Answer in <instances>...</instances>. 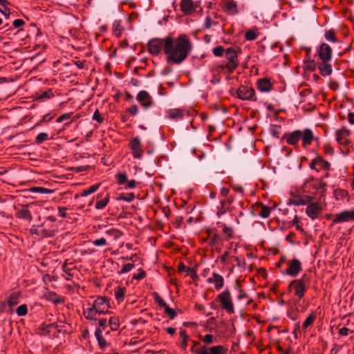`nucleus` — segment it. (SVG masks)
Instances as JSON below:
<instances>
[{
    "mask_svg": "<svg viewBox=\"0 0 354 354\" xmlns=\"http://www.w3.org/2000/svg\"><path fill=\"white\" fill-rule=\"evenodd\" d=\"M109 197L106 196L104 199L98 201L95 204V208L97 209H103L109 203Z\"/></svg>",
    "mask_w": 354,
    "mask_h": 354,
    "instance_id": "34",
    "label": "nucleus"
},
{
    "mask_svg": "<svg viewBox=\"0 0 354 354\" xmlns=\"http://www.w3.org/2000/svg\"><path fill=\"white\" fill-rule=\"evenodd\" d=\"M54 96L51 89H48L45 91H41L36 93L37 100L40 101H44L50 99Z\"/></svg>",
    "mask_w": 354,
    "mask_h": 354,
    "instance_id": "22",
    "label": "nucleus"
},
{
    "mask_svg": "<svg viewBox=\"0 0 354 354\" xmlns=\"http://www.w3.org/2000/svg\"><path fill=\"white\" fill-rule=\"evenodd\" d=\"M93 306L98 310V315H104L109 312V304L106 298H97L94 301Z\"/></svg>",
    "mask_w": 354,
    "mask_h": 354,
    "instance_id": "9",
    "label": "nucleus"
},
{
    "mask_svg": "<svg viewBox=\"0 0 354 354\" xmlns=\"http://www.w3.org/2000/svg\"><path fill=\"white\" fill-rule=\"evenodd\" d=\"M308 286V279L304 275L301 279L292 281L290 283L288 289L290 291L294 290L295 295L300 299L304 296Z\"/></svg>",
    "mask_w": 354,
    "mask_h": 354,
    "instance_id": "2",
    "label": "nucleus"
},
{
    "mask_svg": "<svg viewBox=\"0 0 354 354\" xmlns=\"http://www.w3.org/2000/svg\"><path fill=\"white\" fill-rule=\"evenodd\" d=\"M98 310L93 306H92L91 308L84 310V315L87 319L96 320Z\"/></svg>",
    "mask_w": 354,
    "mask_h": 354,
    "instance_id": "20",
    "label": "nucleus"
},
{
    "mask_svg": "<svg viewBox=\"0 0 354 354\" xmlns=\"http://www.w3.org/2000/svg\"><path fill=\"white\" fill-rule=\"evenodd\" d=\"M224 51H225V50L223 46H218L214 48L213 54L216 57H220L223 54Z\"/></svg>",
    "mask_w": 354,
    "mask_h": 354,
    "instance_id": "42",
    "label": "nucleus"
},
{
    "mask_svg": "<svg viewBox=\"0 0 354 354\" xmlns=\"http://www.w3.org/2000/svg\"><path fill=\"white\" fill-rule=\"evenodd\" d=\"M145 272L142 269H139L138 270V273L134 274L133 278L137 280H140V279H143L145 277Z\"/></svg>",
    "mask_w": 354,
    "mask_h": 354,
    "instance_id": "54",
    "label": "nucleus"
},
{
    "mask_svg": "<svg viewBox=\"0 0 354 354\" xmlns=\"http://www.w3.org/2000/svg\"><path fill=\"white\" fill-rule=\"evenodd\" d=\"M302 131L296 130L286 136V142L291 145H295L301 140Z\"/></svg>",
    "mask_w": 354,
    "mask_h": 354,
    "instance_id": "15",
    "label": "nucleus"
},
{
    "mask_svg": "<svg viewBox=\"0 0 354 354\" xmlns=\"http://www.w3.org/2000/svg\"><path fill=\"white\" fill-rule=\"evenodd\" d=\"M109 324L112 330H117L120 326L118 317H111L109 318Z\"/></svg>",
    "mask_w": 354,
    "mask_h": 354,
    "instance_id": "29",
    "label": "nucleus"
},
{
    "mask_svg": "<svg viewBox=\"0 0 354 354\" xmlns=\"http://www.w3.org/2000/svg\"><path fill=\"white\" fill-rule=\"evenodd\" d=\"M106 233L107 234L113 236L115 237V239H117L120 236L119 232L115 229L109 230L106 231Z\"/></svg>",
    "mask_w": 354,
    "mask_h": 354,
    "instance_id": "57",
    "label": "nucleus"
},
{
    "mask_svg": "<svg viewBox=\"0 0 354 354\" xmlns=\"http://www.w3.org/2000/svg\"><path fill=\"white\" fill-rule=\"evenodd\" d=\"M168 115L171 119H180L184 115V111L179 109H171L168 111Z\"/></svg>",
    "mask_w": 354,
    "mask_h": 354,
    "instance_id": "24",
    "label": "nucleus"
},
{
    "mask_svg": "<svg viewBox=\"0 0 354 354\" xmlns=\"http://www.w3.org/2000/svg\"><path fill=\"white\" fill-rule=\"evenodd\" d=\"M30 191L32 193L39 194H52L54 192L53 189H50L42 187H33L30 189Z\"/></svg>",
    "mask_w": 354,
    "mask_h": 354,
    "instance_id": "27",
    "label": "nucleus"
},
{
    "mask_svg": "<svg viewBox=\"0 0 354 354\" xmlns=\"http://www.w3.org/2000/svg\"><path fill=\"white\" fill-rule=\"evenodd\" d=\"M180 336L182 339L181 346L185 349L187 346L188 335H187L185 330H183L180 331Z\"/></svg>",
    "mask_w": 354,
    "mask_h": 354,
    "instance_id": "35",
    "label": "nucleus"
},
{
    "mask_svg": "<svg viewBox=\"0 0 354 354\" xmlns=\"http://www.w3.org/2000/svg\"><path fill=\"white\" fill-rule=\"evenodd\" d=\"M313 139V133L310 129H304V131H302V136H301V140L304 146L310 145Z\"/></svg>",
    "mask_w": 354,
    "mask_h": 354,
    "instance_id": "19",
    "label": "nucleus"
},
{
    "mask_svg": "<svg viewBox=\"0 0 354 354\" xmlns=\"http://www.w3.org/2000/svg\"><path fill=\"white\" fill-rule=\"evenodd\" d=\"M348 117L349 123L351 124H354V113H349Z\"/></svg>",
    "mask_w": 354,
    "mask_h": 354,
    "instance_id": "64",
    "label": "nucleus"
},
{
    "mask_svg": "<svg viewBox=\"0 0 354 354\" xmlns=\"http://www.w3.org/2000/svg\"><path fill=\"white\" fill-rule=\"evenodd\" d=\"M254 90L247 86H241L237 91V96L242 100H255Z\"/></svg>",
    "mask_w": 354,
    "mask_h": 354,
    "instance_id": "12",
    "label": "nucleus"
},
{
    "mask_svg": "<svg viewBox=\"0 0 354 354\" xmlns=\"http://www.w3.org/2000/svg\"><path fill=\"white\" fill-rule=\"evenodd\" d=\"M225 57L228 60V63L227 64V67L230 70L233 71L238 65L237 62V54L234 50L232 48H227L225 50Z\"/></svg>",
    "mask_w": 354,
    "mask_h": 354,
    "instance_id": "10",
    "label": "nucleus"
},
{
    "mask_svg": "<svg viewBox=\"0 0 354 354\" xmlns=\"http://www.w3.org/2000/svg\"><path fill=\"white\" fill-rule=\"evenodd\" d=\"M126 183H127V187H128L129 189L135 188L136 185V182L134 180H131L127 181Z\"/></svg>",
    "mask_w": 354,
    "mask_h": 354,
    "instance_id": "62",
    "label": "nucleus"
},
{
    "mask_svg": "<svg viewBox=\"0 0 354 354\" xmlns=\"http://www.w3.org/2000/svg\"><path fill=\"white\" fill-rule=\"evenodd\" d=\"M136 100L145 109H147L153 104V102L149 94L145 91H141L136 96Z\"/></svg>",
    "mask_w": 354,
    "mask_h": 354,
    "instance_id": "14",
    "label": "nucleus"
},
{
    "mask_svg": "<svg viewBox=\"0 0 354 354\" xmlns=\"http://www.w3.org/2000/svg\"><path fill=\"white\" fill-rule=\"evenodd\" d=\"M301 270V264L299 260L294 259L288 261V268L283 273L284 274L296 277Z\"/></svg>",
    "mask_w": 354,
    "mask_h": 354,
    "instance_id": "4",
    "label": "nucleus"
},
{
    "mask_svg": "<svg viewBox=\"0 0 354 354\" xmlns=\"http://www.w3.org/2000/svg\"><path fill=\"white\" fill-rule=\"evenodd\" d=\"M116 178L120 185H123L127 181V174L124 173L117 174Z\"/></svg>",
    "mask_w": 354,
    "mask_h": 354,
    "instance_id": "39",
    "label": "nucleus"
},
{
    "mask_svg": "<svg viewBox=\"0 0 354 354\" xmlns=\"http://www.w3.org/2000/svg\"><path fill=\"white\" fill-rule=\"evenodd\" d=\"M98 344L101 348H104L107 346V343L104 339V337H100V339H97Z\"/></svg>",
    "mask_w": 354,
    "mask_h": 354,
    "instance_id": "61",
    "label": "nucleus"
},
{
    "mask_svg": "<svg viewBox=\"0 0 354 354\" xmlns=\"http://www.w3.org/2000/svg\"><path fill=\"white\" fill-rule=\"evenodd\" d=\"M181 10L185 14H189L193 9L192 0H182L180 2Z\"/></svg>",
    "mask_w": 354,
    "mask_h": 354,
    "instance_id": "21",
    "label": "nucleus"
},
{
    "mask_svg": "<svg viewBox=\"0 0 354 354\" xmlns=\"http://www.w3.org/2000/svg\"><path fill=\"white\" fill-rule=\"evenodd\" d=\"M324 36H325V39L328 41H331L333 43H335L337 41V39L335 35V31L333 30H327L325 32Z\"/></svg>",
    "mask_w": 354,
    "mask_h": 354,
    "instance_id": "31",
    "label": "nucleus"
},
{
    "mask_svg": "<svg viewBox=\"0 0 354 354\" xmlns=\"http://www.w3.org/2000/svg\"><path fill=\"white\" fill-rule=\"evenodd\" d=\"M270 214V209L268 207L263 206L261 212H259V216L262 218H268Z\"/></svg>",
    "mask_w": 354,
    "mask_h": 354,
    "instance_id": "40",
    "label": "nucleus"
},
{
    "mask_svg": "<svg viewBox=\"0 0 354 354\" xmlns=\"http://www.w3.org/2000/svg\"><path fill=\"white\" fill-rule=\"evenodd\" d=\"M48 138V136L46 133H40L37 136L36 142L37 143H41L42 142L46 140Z\"/></svg>",
    "mask_w": 354,
    "mask_h": 354,
    "instance_id": "43",
    "label": "nucleus"
},
{
    "mask_svg": "<svg viewBox=\"0 0 354 354\" xmlns=\"http://www.w3.org/2000/svg\"><path fill=\"white\" fill-rule=\"evenodd\" d=\"M129 111L133 115L138 113V108L136 105H132L129 108Z\"/></svg>",
    "mask_w": 354,
    "mask_h": 354,
    "instance_id": "59",
    "label": "nucleus"
},
{
    "mask_svg": "<svg viewBox=\"0 0 354 354\" xmlns=\"http://www.w3.org/2000/svg\"><path fill=\"white\" fill-rule=\"evenodd\" d=\"M217 299L220 301L223 309L230 314L234 313L231 295L228 289H225V290L220 293L217 296Z\"/></svg>",
    "mask_w": 354,
    "mask_h": 354,
    "instance_id": "3",
    "label": "nucleus"
},
{
    "mask_svg": "<svg viewBox=\"0 0 354 354\" xmlns=\"http://www.w3.org/2000/svg\"><path fill=\"white\" fill-rule=\"evenodd\" d=\"M332 48L330 46L325 43H323L319 48L318 55L319 58L323 62H328L332 57Z\"/></svg>",
    "mask_w": 354,
    "mask_h": 354,
    "instance_id": "13",
    "label": "nucleus"
},
{
    "mask_svg": "<svg viewBox=\"0 0 354 354\" xmlns=\"http://www.w3.org/2000/svg\"><path fill=\"white\" fill-rule=\"evenodd\" d=\"M93 120L97 121L101 123L103 121V118L101 117L100 111L97 109L93 113Z\"/></svg>",
    "mask_w": 354,
    "mask_h": 354,
    "instance_id": "55",
    "label": "nucleus"
},
{
    "mask_svg": "<svg viewBox=\"0 0 354 354\" xmlns=\"http://www.w3.org/2000/svg\"><path fill=\"white\" fill-rule=\"evenodd\" d=\"M93 244L95 246H103L106 244V240L104 238L95 239L93 241Z\"/></svg>",
    "mask_w": 354,
    "mask_h": 354,
    "instance_id": "47",
    "label": "nucleus"
},
{
    "mask_svg": "<svg viewBox=\"0 0 354 354\" xmlns=\"http://www.w3.org/2000/svg\"><path fill=\"white\" fill-rule=\"evenodd\" d=\"M216 23L214 21L212 20V19L207 16L205 17V26L206 28H210L212 25H215Z\"/></svg>",
    "mask_w": 354,
    "mask_h": 354,
    "instance_id": "49",
    "label": "nucleus"
},
{
    "mask_svg": "<svg viewBox=\"0 0 354 354\" xmlns=\"http://www.w3.org/2000/svg\"><path fill=\"white\" fill-rule=\"evenodd\" d=\"M259 91L261 92H269L272 89V84L268 79H260L257 82Z\"/></svg>",
    "mask_w": 354,
    "mask_h": 354,
    "instance_id": "18",
    "label": "nucleus"
},
{
    "mask_svg": "<svg viewBox=\"0 0 354 354\" xmlns=\"http://www.w3.org/2000/svg\"><path fill=\"white\" fill-rule=\"evenodd\" d=\"M311 200H312L311 197L306 196L304 198L299 199L297 202L296 204L297 205H307Z\"/></svg>",
    "mask_w": 354,
    "mask_h": 354,
    "instance_id": "46",
    "label": "nucleus"
},
{
    "mask_svg": "<svg viewBox=\"0 0 354 354\" xmlns=\"http://www.w3.org/2000/svg\"><path fill=\"white\" fill-rule=\"evenodd\" d=\"M227 349L223 346H214L209 348L202 347L196 351V354H226Z\"/></svg>",
    "mask_w": 354,
    "mask_h": 354,
    "instance_id": "6",
    "label": "nucleus"
},
{
    "mask_svg": "<svg viewBox=\"0 0 354 354\" xmlns=\"http://www.w3.org/2000/svg\"><path fill=\"white\" fill-rule=\"evenodd\" d=\"M165 313L173 319L176 316V313L172 308H170L168 306L165 308Z\"/></svg>",
    "mask_w": 354,
    "mask_h": 354,
    "instance_id": "48",
    "label": "nucleus"
},
{
    "mask_svg": "<svg viewBox=\"0 0 354 354\" xmlns=\"http://www.w3.org/2000/svg\"><path fill=\"white\" fill-rule=\"evenodd\" d=\"M72 116V113H64L62 115H60L57 119V122H63L64 120H69Z\"/></svg>",
    "mask_w": 354,
    "mask_h": 354,
    "instance_id": "53",
    "label": "nucleus"
},
{
    "mask_svg": "<svg viewBox=\"0 0 354 354\" xmlns=\"http://www.w3.org/2000/svg\"><path fill=\"white\" fill-rule=\"evenodd\" d=\"M317 163L319 169H328L330 167V163L321 158H317Z\"/></svg>",
    "mask_w": 354,
    "mask_h": 354,
    "instance_id": "33",
    "label": "nucleus"
},
{
    "mask_svg": "<svg viewBox=\"0 0 354 354\" xmlns=\"http://www.w3.org/2000/svg\"><path fill=\"white\" fill-rule=\"evenodd\" d=\"M24 24V21L22 19H16L13 21V26L15 28H19Z\"/></svg>",
    "mask_w": 354,
    "mask_h": 354,
    "instance_id": "60",
    "label": "nucleus"
},
{
    "mask_svg": "<svg viewBox=\"0 0 354 354\" xmlns=\"http://www.w3.org/2000/svg\"><path fill=\"white\" fill-rule=\"evenodd\" d=\"M135 198V195L133 193H129L127 196L124 194H121L118 198V201H125L127 202H131Z\"/></svg>",
    "mask_w": 354,
    "mask_h": 354,
    "instance_id": "37",
    "label": "nucleus"
},
{
    "mask_svg": "<svg viewBox=\"0 0 354 354\" xmlns=\"http://www.w3.org/2000/svg\"><path fill=\"white\" fill-rule=\"evenodd\" d=\"M16 216L19 218H23L26 220H28L30 221L32 220V216L30 211L26 208H23L16 213Z\"/></svg>",
    "mask_w": 354,
    "mask_h": 354,
    "instance_id": "25",
    "label": "nucleus"
},
{
    "mask_svg": "<svg viewBox=\"0 0 354 354\" xmlns=\"http://www.w3.org/2000/svg\"><path fill=\"white\" fill-rule=\"evenodd\" d=\"M133 266H134L132 263H127V264H125L123 266L122 269L119 272V274H122L124 273H127V272L131 271L133 269Z\"/></svg>",
    "mask_w": 354,
    "mask_h": 354,
    "instance_id": "44",
    "label": "nucleus"
},
{
    "mask_svg": "<svg viewBox=\"0 0 354 354\" xmlns=\"http://www.w3.org/2000/svg\"><path fill=\"white\" fill-rule=\"evenodd\" d=\"M223 232L227 239H230L232 236L233 230L232 227L225 225L223 229Z\"/></svg>",
    "mask_w": 354,
    "mask_h": 354,
    "instance_id": "45",
    "label": "nucleus"
},
{
    "mask_svg": "<svg viewBox=\"0 0 354 354\" xmlns=\"http://www.w3.org/2000/svg\"><path fill=\"white\" fill-rule=\"evenodd\" d=\"M8 303L10 306L13 307L18 304L17 297L15 295H12L9 299L8 300Z\"/></svg>",
    "mask_w": 354,
    "mask_h": 354,
    "instance_id": "50",
    "label": "nucleus"
},
{
    "mask_svg": "<svg viewBox=\"0 0 354 354\" xmlns=\"http://www.w3.org/2000/svg\"><path fill=\"white\" fill-rule=\"evenodd\" d=\"M207 282L214 283L216 290L222 288L224 284V279L217 273H213L212 276L207 279Z\"/></svg>",
    "mask_w": 354,
    "mask_h": 354,
    "instance_id": "16",
    "label": "nucleus"
},
{
    "mask_svg": "<svg viewBox=\"0 0 354 354\" xmlns=\"http://www.w3.org/2000/svg\"><path fill=\"white\" fill-rule=\"evenodd\" d=\"M322 210V205L317 202H314L307 206L306 213L312 220H315L318 217Z\"/></svg>",
    "mask_w": 354,
    "mask_h": 354,
    "instance_id": "7",
    "label": "nucleus"
},
{
    "mask_svg": "<svg viewBox=\"0 0 354 354\" xmlns=\"http://www.w3.org/2000/svg\"><path fill=\"white\" fill-rule=\"evenodd\" d=\"M162 46L165 49V38L162 39H153L148 42L149 52L152 55H158Z\"/></svg>",
    "mask_w": 354,
    "mask_h": 354,
    "instance_id": "8",
    "label": "nucleus"
},
{
    "mask_svg": "<svg viewBox=\"0 0 354 354\" xmlns=\"http://www.w3.org/2000/svg\"><path fill=\"white\" fill-rule=\"evenodd\" d=\"M125 290L126 289L120 286H118L115 289V297L118 301H120L123 299Z\"/></svg>",
    "mask_w": 354,
    "mask_h": 354,
    "instance_id": "28",
    "label": "nucleus"
},
{
    "mask_svg": "<svg viewBox=\"0 0 354 354\" xmlns=\"http://www.w3.org/2000/svg\"><path fill=\"white\" fill-rule=\"evenodd\" d=\"M213 339H214V337L212 335H210V334H207L205 335L203 338V341L205 343V344H211L213 342Z\"/></svg>",
    "mask_w": 354,
    "mask_h": 354,
    "instance_id": "56",
    "label": "nucleus"
},
{
    "mask_svg": "<svg viewBox=\"0 0 354 354\" xmlns=\"http://www.w3.org/2000/svg\"><path fill=\"white\" fill-rule=\"evenodd\" d=\"M305 186L306 188H312L317 191L324 192L326 191L327 184L323 180L322 178H311L310 180H308L306 182Z\"/></svg>",
    "mask_w": 354,
    "mask_h": 354,
    "instance_id": "5",
    "label": "nucleus"
},
{
    "mask_svg": "<svg viewBox=\"0 0 354 354\" xmlns=\"http://www.w3.org/2000/svg\"><path fill=\"white\" fill-rule=\"evenodd\" d=\"M0 12L8 18L10 15V9L7 8V5L1 6L0 8Z\"/></svg>",
    "mask_w": 354,
    "mask_h": 354,
    "instance_id": "51",
    "label": "nucleus"
},
{
    "mask_svg": "<svg viewBox=\"0 0 354 354\" xmlns=\"http://www.w3.org/2000/svg\"><path fill=\"white\" fill-rule=\"evenodd\" d=\"M133 157L139 158L142 156V151L140 148V141L138 138H134L131 143Z\"/></svg>",
    "mask_w": 354,
    "mask_h": 354,
    "instance_id": "17",
    "label": "nucleus"
},
{
    "mask_svg": "<svg viewBox=\"0 0 354 354\" xmlns=\"http://www.w3.org/2000/svg\"><path fill=\"white\" fill-rule=\"evenodd\" d=\"M328 62H323L319 66L320 73L323 76H327L331 74V66L327 63Z\"/></svg>",
    "mask_w": 354,
    "mask_h": 354,
    "instance_id": "23",
    "label": "nucleus"
},
{
    "mask_svg": "<svg viewBox=\"0 0 354 354\" xmlns=\"http://www.w3.org/2000/svg\"><path fill=\"white\" fill-rule=\"evenodd\" d=\"M100 187V185L97 184V185H94L91 187H90L89 188L86 189H84L81 194H80V196H86L89 194H91L93 193H94L95 191L97 190V189L99 188Z\"/></svg>",
    "mask_w": 354,
    "mask_h": 354,
    "instance_id": "32",
    "label": "nucleus"
},
{
    "mask_svg": "<svg viewBox=\"0 0 354 354\" xmlns=\"http://www.w3.org/2000/svg\"><path fill=\"white\" fill-rule=\"evenodd\" d=\"M354 221V209L351 210H345L335 215L333 222L334 223L348 222Z\"/></svg>",
    "mask_w": 354,
    "mask_h": 354,
    "instance_id": "11",
    "label": "nucleus"
},
{
    "mask_svg": "<svg viewBox=\"0 0 354 354\" xmlns=\"http://www.w3.org/2000/svg\"><path fill=\"white\" fill-rule=\"evenodd\" d=\"M257 37V33L253 30H248L245 32V37L247 40H254Z\"/></svg>",
    "mask_w": 354,
    "mask_h": 354,
    "instance_id": "41",
    "label": "nucleus"
},
{
    "mask_svg": "<svg viewBox=\"0 0 354 354\" xmlns=\"http://www.w3.org/2000/svg\"><path fill=\"white\" fill-rule=\"evenodd\" d=\"M155 300L158 304V305L160 306L163 307V308H166L167 306L165 301L157 294L155 296Z\"/></svg>",
    "mask_w": 354,
    "mask_h": 354,
    "instance_id": "52",
    "label": "nucleus"
},
{
    "mask_svg": "<svg viewBox=\"0 0 354 354\" xmlns=\"http://www.w3.org/2000/svg\"><path fill=\"white\" fill-rule=\"evenodd\" d=\"M225 10L230 15H234L236 12V5L233 1H228L225 5Z\"/></svg>",
    "mask_w": 354,
    "mask_h": 354,
    "instance_id": "26",
    "label": "nucleus"
},
{
    "mask_svg": "<svg viewBox=\"0 0 354 354\" xmlns=\"http://www.w3.org/2000/svg\"><path fill=\"white\" fill-rule=\"evenodd\" d=\"M187 274L191 276L192 278H195L196 277V271L191 268H187L186 270Z\"/></svg>",
    "mask_w": 354,
    "mask_h": 354,
    "instance_id": "58",
    "label": "nucleus"
},
{
    "mask_svg": "<svg viewBox=\"0 0 354 354\" xmlns=\"http://www.w3.org/2000/svg\"><path fill=\"white\" fill-rule=\"evenodd\" d=\"M16 313L18 316H25L28 313V307L26 304H22L19 306L17 310Z\"/></svg>",
    "mask_w": 354,
    "mask_h": 354,
    "instance_id": "36",
    "label": "nucleus"
},
{
    "mask_svg": "<svg viewBox=\"0 0 354 354\" xmlns=\"http://www.w3.org/2000/svg\"><path fill=\"white\" fill-rule=\"evenodd\" d=\"M192 48V45L185 35H180L176 39L170 37L165 38V53L167 55V62L180 64L187 58Z\"/></svg>",
    "mask_w": 354,
    "mask_h": 354,
    "instance_id": "1",
    "label": "nucleus"
},
{
    "mask_svg": "<svg viewBox=\"0 0 354 354\" xmlns=\"http://www.w3.org/2000/svg\"><path fill=\"white\" fill-rule=\"evenodd\" d=\"M348 328H346V327H343L339 331V333L340 335H342V336H345V335H347L348 333Z\"/></svg>",
    "mask_w": 354,
    "mask_h": 354,
    "instance_id": "63",
    "label": "nucleus"
},
{
    "mask_svg": "<svg viewBox=\"0 0 354 354\" xmlns=\"http://www.w3.org/2000/svg\"><path fill=\"white\" fill-rule=\"evenodd\" d=\"M316 319L315 315L312 313L304 321L302 328L306 330L310 325L313 324V322Z\"/></svg>",
    "mask_w": 354,
    "mask_h": 354,
    "instance_id": "30",
    "label": "nucleus"
},
{
    "mask_svg": "<svg viewBox=\"0 0 354 354\" xmlns=\"http://www.w3.org/2000/svg\"><path fill=\"white\" fill-rule=\"evenodd\" d=\"M37 233L45 236H52L54 235L53 230H46L43 229L42 226L39 227Z\"/></svg>",
    "mask_w": 354,
    "mask_h": 354,
    "instance_id": "38",
    "label": "nucleus"
}]
</instances>
